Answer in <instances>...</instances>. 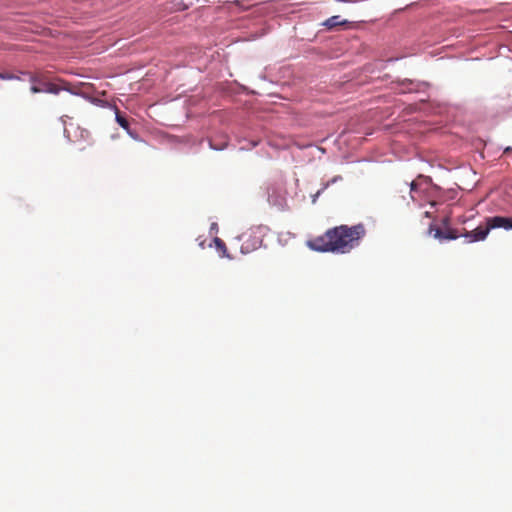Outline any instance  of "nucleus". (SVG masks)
<instances>
[{
    "label": "nucleus",
    "mask_w": 512,
    "mask_h": 512,
    "mask_svg": "<svg viewBox=\"0 0 512 512\" xmlns=\"http://www.w3.org/2000/svg\"><path fill=\"white\" fill-rule=\"evenodd\" d=\"M365 235L366 228L362 223L353 226L339 225L329 228L323 235L308 240L307 246L317 252L346 254L358 247Z\"/></svg>",
    "instance_id": "1"
},
{
    "label": "nucleus",
    "mask_w": 512,
    "mask_h": 512,
    "mask_svg": "<svg viewBox=\"0 0 512 512\" xmlns=\"http://www.w3.org/2000/svg\"><path fill=\"white\" fill-rule=\"evenodd\" d=\"M489 232L490 228L485 222L484 225H479L471 231L464 230V232L461 233V236L467 239V243H473L484 241L487 238Z\"/></svg>",
    "instance_id": "2"
},
{
    "label": "nucleus",
    "mask_w": 512,
    "mask_h": 512,
    "mask_svg": "<svg viewBox=\"0 0 512 512\" xmlns=\"http://www.w3.org/2000/svg\"><path fill=\"white\" fill-rule=\"evenodd\" d=\"M486 224H488L490 231L492 229L502 228L505 230L512 229V217L504 216H492L485 218Z\"/></svg>",
    "instance_id": "3"
},
{
    "label": "nucleus",
    "mask_w": 512,
    "mask_h": 512,
    "mask_svg": "<svg viewBox=\"0 0 512 512\" xmlns=\"http://www.w3.org/2000/svg\"><path fill=\"white\" fill-rule=\"evenodd\" d=\"M432 230L433 226L430 227V231ZM434 231V237L440 240H455L458 237H461V234H459L456 229L448 228L445 231H443L440 228H435Z\"/></svg>",
    "instance_id": "4"
},
{
    "label": "nucleus",
    "mask_w": 512,
    "mask_h": 512,
    "mask_svg": "<svg viewBox=\"0 0 512 512\" xmlns=\"http://www.w3.org/2000/svg\"><path fill=\"white\" fill-rule=\"evenodd\" d=\"M108 110L111 114H113L115 116L117 123L122 128L129 127V122H128L126 116L124 114H122L115 105H108Z\"/></svg>",
    "instance_id": "5"
},
{
    "label": "nucleus",
    "mask_w": 512,
    "mask_h": 512,
    "mask_svg": "<svg viewBox=\"0 0 512 512\" xmlns=\"http://www.w3.org/2000/svg\"><path fill=\"white\" fill-rule=\"evenodd\" d=\"M347 23L346 20L341 19L339 15L332 16L326 19L322 25L325 26L328 30H333L338 26L345 25Z\"/></svg>",
    "instance_id": "6"
},
{
    "label": "nucleus",
    "mask_w": 512,
    "mask_h": 512,
    "mask_svg": "<svg viewBox=\"0 0 512 512\" xmlns=\"http://www.w3.org/2000/svg\"><path fill=\"white\" fill-rule=\"evenodd\" d=\"M419 86H420V83L406 79L400 83V92L401 93L416 92L419 90Z\"/></svg>",
    "instance_id": "7"
},
{
    "label": "nucleus",
    "mask_w": 512,
    "mask_h": 512,
    "mask_svg": "<svg viewBox=\"0 0 512 512\" xmlns=\"http://www.w3.org/2000/svg\"><path fill=\"white\" fill-rule=\"evenodd\" d=\"M61 91L57 85L52 83H43L42 92L57 95Z\"/></svg>",
    "instance_id": "8"
},
{
    "label": "nucleus",
    "mask_w": 512,
    "mask_h": 512,
    "mask_svg": "<svg viewBox=\"0 0 512 512\" xmlns=\"http://www.w3.org/2000/svg\"><path fill=\"white\" fill-rule=\"evenodd\" d=\"M172 2L174 4V8L177 10H184L192 5V1L186 2L185 0H172Z\"/></svg>",
    "instance_id": "9"
},
{
    "label": "nucleus",
    "mask_w": 512,
    "mask_h": 512,
    "mask_svg": "<svg viewBox=\"0 0 512 512\" xmlns=\"http://www.w3.org/2000/svg\"><path fill=\"white\" fill-rule=\"evenodd\" d=\"M213 242H214V244H215L216 248H217L220 252H222V255H223V256H225L226 251H227V247H226V244L224 243V241H223L222 239L218 238V237H215V238L213 239Z\"/></svg>",
    "instance_id": "10"
},
{
    "label": "nucleus",
    "mask_w": 512,
    "mask_h": 512,
    "mask_svg": "<svg viewBox=\"0 0 512 512\" xmlns=\"http://www.w3.org/2000/svg\"><path fill=\"white\" fill-rule=\"evenodd\" d=\"M89 100L94 104V105H97V106H100V107H104V108H107L108 109V105H111L110 103H108L107 101L103 100V99H100V98H93V97H89Z\"/></svg>",
    "instance_id": "11"
},
{
    "label": "nucleus",
    "mask_w": 512,
    "mask_h": 512,
    "mask_svg": "<svg viewBox=\"0 0 512 512\" xmlns=\"http://www.w3.org/2000/svg\"><path fill=\"white\" fill-rule=\"evenodd\" d=\"M0 79H2V80H13V79H18V77L13 75V74H10V73H2V72H0Z\"/></svg>",
    "instance_id": "12"
},
{
    "label": "nucleus",
    "mask_w": 512,
    "mask_h": 512,
    "mask_svg": "<svg viewBox=\"0 0 512 512\" xmlns=\"http://www.w3.org/2000/svg\"><path fill=\"white\" fill-rule=\"evenodd\" d=\"M31 92L36 94V93H42V87H39L37 85H32L31 88H30Z\"/></svg>",
    "instance_id": "13"
},
{
    "label": "nucleus",
    "mask_w": 512,
    "mask_h": 512,
    "mask_svg": "<svg viewBox=\"0 0 512 512\" xmlns=\"http://www.w3.org/2000/svg\"><path fill=\"white\" fill-rule=\"evenodd\" d=\"M261 242H262V241H261V239H259V238H255V239H254V242H253V245H252V246H253V248H255V247L259 246V245L261 244Z\"/></svg>",
    "instance_id": "14"
},
{
    "label": "nucleus",
    "mask_w": 512,
    "mask_h": 512,
    "mask_svg": "<svg viewBox=\"0 0 512 512\" xmlns=\"http://www.w3.org/2000/svg\"><path fill=\"white\" fill-rule=\"evenodd\" d=\"M416 188H417V184H416V182H415V181H412V182H411V184H410V189H411V191H415V190H416Z\"/></svg>",
    "instance_id": "15"
},
{
    "label": "nucleus",
    "mask_w": 512,
    "mask_h": 512,
    "mask_svg": "<svg viewBox=\"0 0 512 512\" xmlns=\"http://www.w3.org/2000/svg\"><path fill=\"white\" fill-rule=\"evenodd\" d=\"M510 152H512V147H510V146H509V147H506V148L504 149V152H503V153H504V154H508V153H510Z\"/></svg>",
    "instance_id": "16"
},
{
    "label": "nucleus",
    "mask_w": 512,
    "mask_h": 512,
    "mask_svg": "<svg viewBox=\"0 0 512 512\" xmlns=\"http://www.w3.org/2000/svg\"><path fill=\"white\" fill-rule=\"evenodd\" d=\"M126 131H127V133H128L131 137H135V135H134L135 130L127 129Z\"/></svg>",
    "instance_id": "17"
},
{
    "label": "nucleus",
    "mask_w": 512,
    "mask_h": 512,
    "mask_svg": "<svg viewBox=\"0 0 512 512\" xmlns=\"http://www.w3.org/2000/svg\"><path fill=\"white\" fill-rule=\"evenodd\" d=\"M449 221H450L449 217H446V218H444V220H443V224H444V225H447V224L449 223Z\"/></svg>",
    "instance_id": "18"
},
{
    "label": "nucleus",
    "mask_w": 512,
    "mask_h": 512,
    "mask_svg": "<svg viewBox=\"0 0 512 512\" xmlns=\"http://www.w3.org/2000/svg\"><path fill=\"white\" fill-rule=\"evenodd\" d=\"M327 187V185L322 189V191ZM321 193V190L320 191H317V194L315 195V197H317L319 194Z\"/></svg>",
    "instance_id": "19"
},
{
    "label": "nucleus",
    "mask_w": 512,
    "mask_h": 512,
    "mask_svg": "<svg viewBox=\"0 0 512 512\" xmlns=\"http://www.w3.org/2000/svg\"><path fill=\"white\" fill-rule=\"evenodd\" d=\"M31 82L35 83L36 82V78L34 76L31 77Z\"/></svg>",
    "instance_id": "20"
},
{
    "label": "nucleus",
    "mask_w": 512,
    "mask_h": 512,
    "mask_svg": "<svg viewBox=\"0 0 512 512\" xmlns=\"http://www.w3.org/2000/svg\"><path fill=\"white\" fill-rule=\"evenodd\" d=\"M211 228L215 229L216 228V224L214 223Z\"/></svg>",
    "instance_id": "21"
}]
</instances>
